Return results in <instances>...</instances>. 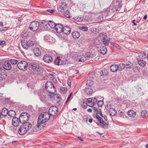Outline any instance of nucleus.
<instances>
[{
  "label": "nucleus",
  "instance_id": "64",
  "mask_svg": "<svg viewBox=\"0 0 148 148\" xmlns=\"http://www.w3.org/2000/svg\"><path fill=\"white\" fill-rule=\"evenodd\" d=\"M60 95H57V98L58 99H60Z\"/></svg>",
  "mask_w": 148,
  "mask_h": 148
},
{
  "label": "nucleus",
  "instance_id": "47",
  "mask_svg": "<svg viewBox=\"0 0 148 148\" xmlns=\"http://www.w3.org/2000/svg\"><path fill=\"white\" fill-rule=\"evenodd\" d=\"M68 84L69 86L70 87H71V80L70 79H68L67 80Z\"/></svg>",
  "mask_w": 148,
  "mask_h": 148
},
{
  "label": "nucleus",
  "instance_id": "25",
  "mask_svg": "<svg viewBox=\"0 0 148 148\" xmlns=\"http://www.w3.org/2000/svg\"><path fill=\"white\" fill-rule=\"evenodd\" d=\"M8 109L6 108H4L2 110L1 114L2 116H5L8 114Z\"/></svg>",
  "mask_w": 148,
  "mask_h": 148
},
{
  "label": "nucleus",
  "instance_id": "62",
  "mask_svg": "<svg viewBox=\"0 0 148 148\" xmlns=\"http://www.w3.org/2000/svg\"><path fill=\"white\" fill-rule=\"evenodd\" d=\"M0 25L1 26H3V24L2 22H0Z\"/></svg>",
  "mask_w": 148,
  "mask_h": 148
},
{
  "label": "nucleus",
  "instance_id": "35",
  "mask_svg": "<svg viewBox=\"0 0 148 148\" xmlns=\"http://www.w3.org/2000/svg\"><path fill=\"white\" fill-rule=\"evenodd\" d=\"M125 67L126 68H132L133 67V64L130 62H128L125 65Z\"/></svg>",
  "mask_w": 148,
  "mask_h": 148
},
{
  "label": "nucleus",
  "instance_id": "55",
  "mask_svg": "<svg viewBox=\"0 0 148 148\" xmlns=\"http://www.w3.org/2000/svg\"><path fill=\"white\" fill-rule=\"evenodd\" d=\"M92 110H93L95 112H96V111L97 110V109L96 108L94 107H91Z\"/></svg>",
  "mask_w": 148,
  "mask_h": 148
},
{
  "label": "nucleus",
  "instance_id": "52",
  "mask_svg": "<svg viewBox=\"0 0 148 148\" xmlns=\"http://www.w3.org/2000/svg\"><path fill=\"white\" fill-rule=\"evenodd\" d=\"M89 104V105H88V106H89L92 107L95 104L92 101L91 102V103H90V104Z\"/></svg>",
  "mask_w": 148,
  "mask_h": 148
},
{
  "label": "nucleus",
  "instance_id": "6",
  "mask_svg": "<svg viewBox=\"0 0 148 148\" xmlns=\"http://www.w3.org/2000/svg\"><path fill=\"white\" fill-rule=\"evenodd\" d=\"M29 115L27 112H23L20 115L19 119L21 122V123L23 124L25 122H28L29 119Z\"/></svg>",
  "mask_w": 148,
  "mask_h": 148
},
{
  "label": "nucleus",
  "instance_id": "61",
  "mask_svg": "<svg viewBox=\"0 0 148 148\" xmlns=\"http://www.w3.org/2000/svg\"><path fill=\"white\" fill-rule=\"evenodd\" d=\"M92 119H90L89 120V122L90 123H92Z\"/></svg>",
  "mask_w": 148,
  "mask_h": 148
},
{
  "label": "nucleus",
  "instance_id": "1",
  "mask_svg": "<svg viewBox=\"0 0 148 148\" xmlns=\"http://www.w3.org/2000/svg\"><path fill=\"white\" fill-rule=\"evenodd\" d=\"M50 116L48 113L45 112L42 113L38 118L37 125L36 127L37 129V131L41 130L45 128L46 126V123L49 120Z\"/></svg>",
  "mask_w": 148,
  "mask_h": 148
},
{
  "label": "nucleus",
  "instance_id": "41",
  "mask_svg": "<svg viewBox=\"0 0 148 148\" xmlns=\"http://www.w3.org/2000/svg\"><path fill=\"white\" fill-rule=\"evenodd\" d=\"M83 19V18L81 16H78V17L75 19V20L77 22H81Z\"/></svg>",
  "mask_w": 148,
  "mask_h": 148
},
{
  "label": "nucleus",
  "instance_id": "33",
  "mask_svg": "<svg viewBox=\"0 0 148 148\" xmlns=\"http://www.w3.org/2000/svg\"><path fill=\"white\" fill-rule=\"evenodd\" d=\"M67 90V88L64 87H60V91L62 93H65Z\"/></svg>",
  "mask_w": 148,
  "mask_h": 148
},
{
  "label": "nucleus",
  "instance_id": "43",
  "mask_svg": "<svg viewBox=\"0 0 148 148\" xmlns=\"http://www.w3.org/2000/svg\"><path fill=\"white\" fill-rule=\"evenodd\" d=\"M97 105L99 106H102L103 105V102L101 101H99L97 102Z\"/></svg>",
  "mask_w": 148,
  "mask_h": 148
},
{
  "label": "nucleus",
  "instance_id": "7",
  "mask_svg": "<svg viewBox=\"0 0 148 148\" xmlns=\"http://www.w3.org/2000/svg\"><path fill=\"white\" fill-rule=\"evenodd\" d=\"M17 65L18 69L23 71H25L27 69L28 63L25 61H21L18 63Z\"/></svg>",
  "mask_w": 148,
  "mask_h": 148
},
{
  "label": "nucleus",
  "instance_id": "39",
  "mask_svg": "<svg viewBox=\"0 0 148 148\" xmlns=\"http://www.w3.org/2000/svg\"><path fill=\"white\" fill-rule=\"evenodd\" d=\"M79 29L84 31H87L88 30V27L87 26H82L79 27Z\"/></svg>",
  "mask_w": 148,
  "mask_h": 148
},
{
  "label": "nucleus",
  "instance_id": "16",
  "mask_svg": "<svg viewBox=\"0 0 148 148\" xmlns=\"http://www.w3.org/2000/svg\"><path fill=\"white\" fill-rule=\"evenodd\" d=\"M71 29L69 27L65 26L63 28L62 32L65 34L68 35L71 32Z\"/></svg>",
  "mask_w": 148,
  "mask_h": 148
},
{
  "label": "nucleus",
  "instance_id": "10",
  "mask_svg": "<svg viewBox=\"0 0 148 148\" xmlns=\"http://www.w3.org/2000/svg\"><path fill=\"white\" fill-rule=\"evenodd\" d=\"M21 123L19 119L17 117H14L12 120V124L14 127H18Z\"/></svg>",
  "mask_w": 148,
  "mask_h": 148
},
{
  "label": "nucleus",
  "instance_id": "24",
  "mask_svg": "<svg viewBox=\"0 0 148 148\" xmlns=\"http://www.w3.org/2000/svg\"><path fill=\"white\" fill-rule=\"evenodd\" d=\"M118 69L120 71H121L124 70L125 67V65L123 63H120L117 65Z\"/></svg>",
  "mask_w": 148,
  "mask_h": 148
},
{
  "label": "nucleus",
  "instance_id": "22",
  "mask_svg": "<svg viewBox=\"0 0 148 148\" xmlns=\"http://www.w3.org/2000/svg\"><path fill=\"white\" fill-rule=\"evenodd\" d=\"M116 110L113 108H110L109 110V112L110 115L112 116L116 115Z\"/></svg>",
  "mask_w": 148,
  "mask_h": 148
},
{
  "label": "nucleus",
  "instance_id": "45",
  "mask_svg": "<svg viewBox=\"0 0 148 148\" xmlns=\"http://www.w3.org/2000/svg\"><path fill=\"white\" fill-rule=\"evenodd\" d=\"M46 11L49 12L50 13L53 14V12H54L55 10H54L49 9V10H47Z\"/></svg>",
  "mask_w": 148,
  "mask_h": 148
},
{
  "label": "nucleus",
  "instance_id": "15",
  "mask_svg": "<svg viewBox=\"0 0 148 148\" xmlns=\"http://www.w3.org/2000/svg\"><path fill=\"white\" fill-rule=\"evenodd\" d=\"M33 51L34 54L36 56L39 57L41 56V52L38 48L37 47L34 48Z\"/></svg>",
  "mask_w": 148,
  "mask_h": 148
},
{
  "label": "nucleus",
  "instance_id": "50",
  "mask_svg": "<svg viewBox=\"0 0 148 148\" xmlns=\"http://www.w3.org/2000/svg\"><path fill=\"white\" fill-rule=\"evenodd\" d=\"M72 93H71L70 95H69L66 101V103H67L68 101H69V99H70V97H71V95H72Z\"/></svg>",
  "mask_w": 148,
  "mask_h": 148
},
{
  "label": "nucleus",
  "instance_id": "26",
  "mask_svg": "<svg viewBox=\"0 0 148 148\" xmlns=\"http://www.w3.org/2000/svg\"><path fill=\"white\" fill-rule=\"evenodd\" d=\"M16 114V112L14 111L11 110L8 111V114L10 117H13Z\"/></svg>",
  "mask_w": 148,
  "mask_h": 148
},
{
  "label": "nucleus",
  "instance_id": "59",
  "mask_svg": "<svg viewBox=\"0 0 148 148\" xmlns=\"http://www.w3.org/2000/svg\"><path fill=\"white\" fill-rule=\"evenodd\" d=\"M87 55L88 56V57H91V55H90V53H87Z\"/></svg>",
  "mask_w": 148,
  "mask_h": 148
},
{
  "label": "nucleus",
  "instance_id": "42",
  "mask_svg": "<svg viewBox=\"0 0 148 148\" xmlns=\"http://www.w3.org/2000/svg\"><path fill=\"white\" fill-rule=\"evenodd\" d=\"M18 62L17 60L14 59H12L10 60L11 63L13 64H16Z\"/></svg>",
  "mask_w": 148,
  "mask_h": 148
},
{
  "label": "nucleus",
  "instance_id": "5",
  "mask_svg": "<svg viewBox=\"0 0 148 148\" xmlns=\"http://www.w3.org/2000/svg\"><path fill=\"white\" fill-rule=\"evenodd\" d=\"M96 118L98 120V123L104 129L108 128V123L107 122H104L103 119L99 115H97Z\"/></svg>",
  "mask_w": 148,
  "mask_h": 148
},
{
  "label": "nucleus",
  "instance_id": "9",
  "mask_svg": "<svg viewBox=\"0 0 148 148\" xmlns=\"http://www.w3.org/2000/svg\"><path fill=\"white\" fill-rule=\"evenodd\" d=\"M39 26V23L38 22L36 21H33L30 25V29L32 31H36L38 29Z\"/></svg>",
  "mask_w": 148,
  "mask_h": 148
},
{
  "label": "nucleus",
  "instance_id": "27",
  "mask_svg": "<svg viewBox=\"0 0 148 148\" xmlns=\"http://www.w3.org/2000/svg\"><path fill=\"white\" fill-rule=\"evenodd\" d=\"M32 69L34 70L39 69L40 66L37 64L35 63H32Z\"/></svg>",
  "mask_w": 148,
  "mask_h": 148
},
{
  "label": "nucleus",
  "instance_id": "12",
  "mask_svg": "<svg viewBox=\"0 0 148 148\" xmlns=\"http://www.w3.org/2000/svg\"><path fill=\"white\" fill-rule=\"evenodd\" d=\"M66 7V3L64 2L62 5H60L58 7V10L59 12L61 13H63Z\"/></svg>",
  "mask_w": 148,
  "mask_h": 148
},
{
  "label": "nucleus",
  "instance_id": "8",
  "mask_svg": "<svg viewBox=\"0 0 148 148\" xmlns=\"http://www.w3.org/2000/svg\"><path fill=\"white\" fill-rule=\"evenodd\" d=\"M58 108L56 106H53L49 108L48 114L50 116H55L58 114Z\"/></svg>",
  "mask_w": 148,
  "mask_h": 148
},
{
  "label": "nucleus",
  "instance_id": "56",
  "mask_svg": "<svg viewBox=\"0 0 148 148\" xmlns=\"http://www.w3.org/2000/svg\"><path fill=\"white\" fill-rule=\"evenodd\" d=\"M135 20H133L132 21V23L134 25L136 26L137 25V24L135 23Z\"/></svg>",
  "mask_w": 148,
  "mask_h": 148
},
{
  "label": "nucleus",
  "instance_id": "51",
  "mask_svg": "<svg viewBox=\"0 0 148 148\" xmlns=\"http://www.w3.org/2000/svg\"><path fill=\"white\" fill-rule=\"evenodd\" d=\"M22 35L23 36V37H26L27 36V33L23 32L22 34Z\"/></svg>",
  "mask_w": 148,
  "mask_h": 148
},
{
  "label": "nucleus",
  "instance_id": "30",
  "mask_svg": "<svg viewBox=\"0 0 148 148\" xmlns=\"http://www.w3.org/2000/svg\"><path fill=\"white\" fill-rule=\"evenodd\" d=\"M60 59L59 57H57L55 60L54 62L55 64L59 65L60 62Z\"/></svg>",
  "mask_w": 148,
  "mask_h": 148
},
{
  "label": "nucleus",
  "instance_id": "13",
  "mask_svg": "<svg viewBox=\"0 0 148 148\" xmlns=\"http://www.w3.org/2000/svg\"><path fill=\"white\" fill-rule=\"evenodd\" d=\"M43 60L44 61L47 63H51L53 60L52 58L50 55H46L43 57Z\"/></svg>",
  "mask_w": 148,
  "mask_h": 148
},
{
  "label": "nucleus",
  "instance_id": "21",
  "mask_svg": "<svg viewBox=\"0 0 148 148\" xmlns=\"http://www.w3.org/2000/svg\"><path fill=\"white\" fill-rule=\"evenodd\" d=\"M72 36L74 39H78L80 36V33L77 31H74L72 33Z\"/></svg>",
  "mask_w": 148,
  "mask_h": 148
},
{
  "label": "nucleus",
  "instance_id": "38",
  "mask_svg": "<svg viewBox=\"0 0 148 148\" xmlns=\"http://www.w3.org/2000/svg\"><path fill=\"white\" fill-rule=\"evenodd\" d=\"M111 44L119 49H121V47L116 43L111 42Z\"/></svg>",
  "mask_w": 148,
  "mask_h": 148
},
{
  "label": "nucleus",
  "instance_id": "20",
  "mask_svg": "<svg viewBox=\"0 0 148 148\" xmlns=\"http://www.w3.org/2000/svg\"><path fill=\"white\" fill-rule=\"evenodd\" d=\"M77 60L79 62H84L86 60V58L83 55H80L77 56Z\"/></svg>",
  "mask_w": 148,
  "mask_h": 148
},
{
  "label": "nucleus",
  "instance_id": "23",
  "mask_svg": "<svg viewBox=\"0 0 148 148\" xmlns=\"http://www.w3.org/2000/svg\"><path fill=\"white\" fill-rule=\"evenodd\" d=\"M110 69L111 71L112 72H115L118 69L117 65L114 64H112L110 66Z\"/></svg>",
  "mask_w": 148,
  "mask_h": 148
},
{
  "label": "nucleus",
  "instance_id": "54",
  "mask_svg": "<svg viewBox=\"0 0 148 148\" xmlns=\"http://www.w3.org/2000/svg\"><path fill=\"white\" fill-rule=\"evenodd\" d=\"M5 43V41L4 40L0 41V45H1L4 44Z\"/></svg>",
  "mask_w": 148,
  "mask_h": 148
},
{
  "label": "nucleus",
  "instance_id": "2",
  "mask_svg": "<svg viewBox=\"0 0 148 148\" xmlns=\"http://www.w3.org/2000/svg\"><path fill=\"white\" fill-rule=\"evenodd\" d=\"M32 125L29 122H25L23 124L18 130L20 135H23L27 132L32 127Z\"/></svg>",
  "mask_w": 148,
  "mask_h": 148
},
{
  "label": "nucleus",
  "instance_id": "36",
  "mask_svg": "<svg viewBox=\"0 0 148 148\" xmlns=\"http://www.w3.org/2000/svg\"><path fill=\"white\" fill-rule=\"evenodd\" d=\"M48 24L49 26L52 28H53L56 27V25L51 21H49Z\"/></svg>",
  "mask_w": 148,
  "mask_h": 148
},
{
  "label": "nucleus",
  "instance_id": "60",
  "mask_svg": "<svg viewBox=\"0 0 148 148\" xmlns=\"http://www.w3.org/2000/svg\"><path fill=\"white\" fill-rule=\"evenodd\" d=\"M147 15H145L144 17H143V18L145 19V20H146L147 18Z\"/></svg>",
  "mask_w": 148,
  "mask_h": 148
},
{
  "label": "nucleus",
  "instance_id": "31",
  "mask_svg": "<svg viewBox=\"0 0 148 148\" xmlns=\"http://www.w3.org/2000/svg\"><path fill=\"white\" fill-rule=\"evenodd\" d=\"M64 15L67 18H70L71 14L69 10H67L64 12Z\"/></svg>",
  "mask_w": 148,
  "mask_h": 148
},
{
  "label": "nucleus",
  "instance_id": "37",
  "mask_svg": "<svg viewBox=\"0 0 148 148\" xmlns=\"http://www.w3.org/2000/svg\"><path fill=\"white\" fill-rule=\"evenodd\" d=\"M120 6H119L118 5L117 6L114 5L113 6L112 8V10L114 12L115 11H116L118 10V8H120Z\"/></svg>",
  "mask_w": 148,
  "mask_h": 148
},
{
  "label": "nucleus",
  "instance_id": "28",
  "mask_svg": "<svg viewBox=\"0 0 148 148\" xmlns=\"http://www.w3.org/2000/svg\"><path fill=\"white\" fill-rule=\"evenodd\" d=\"M138 64L140 65L143 67L145 66L146 64V62L145 61L143 60H139L138 62Z\"/></svg>",
  "mask_w": 148,
  "mask_h": 148
},
{
  "label": "nucleus",
  "instance_id": "49",
  "mask_svg": "<svg viewBox=\"0 0 148 148\" xmlns=\"http://www.w3.org/2000/svg\"><path fill=\"white\" fill-rule=\"evenodd\" d=\"M103 42L105 46H107L108 45V42L106 40H103Z\"/></svg>",
  "mask_w": 148,
  "mask_h": 148
},
{
  "label": "nucleus",
  "instance_id": "3",
  "mask_svg": "<svg viewBox=\"0 0 148 148\" xmlns=\"http://www.w3.org/2000/svg\"><path fill=\"white\" fill-rule=\"evenodd\" d=\"M45 88L46 90L51 94L55 93L56 89L52 82L50 81H47L45 85Z\"/></svg>",
  "mask_w": 148,
  "mask_h": 148
},
{
  "label": "nucleus",
  "instance_id": "48",
  "mask_svg": "<svg viewBox=\"0 0 148 148\" xmlns=\"http://www.w3.org/2000/svg\"><path fill=\"white\" fill-rule=\"evenodd\" d=\"M8 29V28L6 27H3L2 28H1L0 29V30L1 31H3L4 30H7Z\"/></svg>",
  "mask_w": 148,
  "mask_h": 148
},
{
  "label": "nucleus",
  "instance_id": "32",
  "mask_svg": "<svg viewBox=\"0 0 148 148\" xmlns=\"http://www.w3.org/2000/svg\"><path fill=\"white\" fill-rule=\"evenodd\" d=\"M86 84L87 86H91L93 84V82L90 79L88 80L86 82Z\"/></svg>",
  "mask_w": 148,
  "mask_h": 148
},
{
  "label": "nucleus",
  "instance_id": "34",
  "mask_svg": "<svg viewBox=\"0 0 148 148\" xmlns=\"http://www.w3.org/2000/svg\"><path fill=\"white\" fill-rule=\"evenodd\" d=\"M141 115L143 117L147 116H148V112L146 110H143L141 112Z\"/></svg>",
  "mask_w": 148,
  "mask_h": 148
},
{
  "label": "nucleus",
  "instance_id": "63",
  "mask_svg": "<svg viewBox=\"0 0 148 148\" xmlns=\"http://www.w3.org/2000/svg\"><path fill=\"white\" fill-rule=\"evenodd\" d=\"M50 75L53 77H54L55 76L54 75L53 73H50Z\"/></svg>",
  "mask_w": 148,
  "mask_h": 148
},
{
  "label": "nucleus",
  "instance_id": "44",
  "mask_svg": "<svg viewBox=\"0 0 148 148\" xmlns=\"http://www.w3.org/2000/svg\"><path fill=\"white\" fill-rule=\"evenodd\" d=\"M119 116L121 117H124L125 114L124 112L122 111L119 113Z\"/></svg>",
  "mask_w": 148,
  "mask_h": 148
},
{
  "label": "nucleus",
  "instance_id": "53",
  "mask_svg": "<svg viewBox=\"0 0 148 148\" xmlns=\"http://www.w3.org/2000/svg\"><path fill=\"white\" fill-rule=\"evenodd\" d=\"M97 100L96 98H94L93 100H92V101L93 102V103H94L95 104H96L97 103Z\"/></svg>",
  "mask_w": 148,
  "mask_h": 148
},
{
  "label": "nucleus",
  "instance_id": "29",
  "mask_svg": "<svg viewBox=\"0 0 148 148\" xmlns=\"http://www.w3.org/2000/svg\"><path fill=\"white\" fill-rule=\"evenodd\" d=\"M85 92L88 95L91 94L92 93V90L90 88H86L85 90Z\"/></svg>",
  "mask_w": 148,
  "mask_h": 148
},
{
  "label": "nucleus",
  "instance_id": "58",
  "mask_svg": "<svg viewBox=\"0 0 148 148\" xmlns=\"http://www.w3.org/2000/svg\"><path fill=\"white\" fill-rule=\"evenodd\" d=\"M78 138L79 140H81L82 141H84L83 140L79 137H78Z\"/></svg>",
  "mask_w": 148,
  "mask_h": 148
},
{
  "label": "nucleus",
  "instance_id": "40",
  "mask_svg": "<svg viewBox=\"0 0 148 148\" xmlns=\"http://www.w3.org/2000/svg\"><path fill=\"white\" fill-rule=\"evenodd\" d=\"M140 68L139 66H136L133 68V70L135 72H137L139 71Z\"/></svg>",
  "mask_w": 148,
  "mask_h": 148
},
{
  "label": "nucleus",
  "instance_id": "57",
  "mask_svg": "<svg viewBox=\"0 0 148 148\" xmlns=\"http://www.w3.org/2000/svg\"><path fill=\"white\" fill-rule=\"evenodd\" d=\"M87 111L88 112H92V109L90 108L88 109L87 110Z\"/></svg>",
  "mask_w": 148,
  "mask_h": 148
},
{
  "label": "nucleus",
  "instance_id": "11",
  "mask_svg": "<svg viewBox=\"0 0 148 148\" xmlns=\"http://www.w3.org/2000/svg\"><path fill=\"white\" fill-rule=\"evenodd\" d=\"M98 51L103 55L105 54L107 52V49L105 47L103 46H99L97 48Z\"/></svg>",
  "mask_w": 148,
  "mask_h": 148
},
{
  "label": "nucleus",
  "instance_id": "17",
  "mask_svg": "<svg viewBox=\"0 0 148 148\" xmlns=\"http://www.w3.org/2000/svg\"><path fill=\"white\" fill-rule=\"evenodd\" d=\"M128 115L131 118H135L136 115V112L134 111L130 110L127 112Z\"/></svg>",
  "mask_w": 148,
  "mask_h": 148
},
{
  "label": "nucleus",
  "instance_id": "4",
  "mask_svg": "<svg viewBox=\"0 0 148 148\" xmlns=\"http://www.w3.org/2000/svg\"><path fill=\"white\" fill-rule=\"evenodd\" d=\"M21 45L23 48L25 49H27L29 47H32L34 45V41L31 40H23L21 41Z\"/></svg>",
  "mask_w": 148,
  "mask_h": 148
},
{
  "label": "nucleus",
  "instance_id": "46",
  "mask_svg": "<svg viewBox=\"0 0 148 148\" xmlns=\"http://www.w3.org/2000/svg\"><path fill=\"white\" fill-rule=\"evenodd\" d=\"M92 101V99L91 98H89L87 99V102L88 104H90V103H91V102Z\"/></svg>",
  "mask_w": 148,
  "mask_h": 148
},
{
  "label": "nucleus",
  "instance_id": "18",
  "mask_svg": "<svg viewBox=\"0 0 148 148\" xmlns=\"http://www.w3.org/2000/svg\"><path fill=\"white\" fill-rule=\"evenodd\" d=\"M6 76L5 70L3 68L0 72V81H2Z\"/></svg>",
  "mask_w": 148,
  "mask_h": 148
},
{
  "label": "nucleus",
  "instance_id": "14",
  "mask_svg": "<svg viewBox=\"0 0 148 148\" xmlns=\"http://www.w3.org/2000/svg\"><path fill=\"white\" fill-rule=\"evenodd\" d=\"M55 28L56 32L58 33H60L62 32L63 27L62 25L57 24L56 25Z\"/></svg>",
  "mask_w": 148,
  "mask_h": 148
},
{
  "label": "nucleus",
  "instance_id": "19",
  "mask_svg": "<svg viewBox=\"0 0 148 148\" xmlns=\"http://www.w3.org/2000/svg\"><path fill=\"white\" fill-rule=\"evenodd\" d=\"M3 67L4 69L7 70H10L12 68L11 64L9 62H5L3 65Z\"/></svg>",
  "mask_w": 148,
  "mask_h": 148
}]
</instances>
